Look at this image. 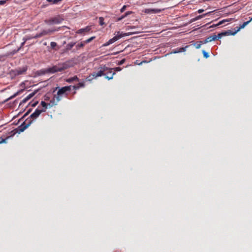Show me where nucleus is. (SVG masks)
Segmentation results:
<instances>
[{"instance_id": "33", "label": "nucleus", "mask_w": 252, "mask_h": 252, "mask_svg": "<svg viewBox=\"0 0 252 252\" xmlns=\"http://www.w3.org/2000/svg\"><path fill=\"white\" fill-rule=\"evenodd\" d=\"M6 139H3L2 137H0V144L5 143L6 142Z\"/></svg>"}, {"instance_id": "9", "label": "nucleus", "mask_w": 252, "mask_h": 252, "mask_svg": "<svg viewBox=\"0 0 252 252\" xmlns=\"http://www.w3.org/2000/svg\"><path fill=\"white\" fill-rule=\"evenodd\" d=\"M231 34V31H228L224 32H222L219 33L218 35H214L212 36L213 41L219 39L221 38L223 36L230 35Z\"/></svg>"}, {"instance_id": "5", "label": "nucleus", "mask_w": 252, "mask_h": 252, "mask_svg": "<svg viewBox=\"0 0 252 252\" xmlns=\"http://www.w3.org/2000/svg\"><path fill=\"white\" fill-rule=\"evenodd\" d=\"M60 28L58 29H51L42 31L41 32L36 34L33 36V38H39L43 36L50 34L56 31H59Z\"/></svg>"}, {"instance_id": "40", "label": "nucleus", "mask_w": 252, "mask_h": 252, "mask_svg": "<svg viewBox=\"0 0 252 252\" xmlns=\"http://www.w3.org/2000/svg\"><path fill=\"white\" fill-rule=\"evenodd\" d=\"M134 28H135V27H134V26H129L127 27V29H134Z\"/></svg>"}, {"instance_id": "29", "label": "nucleus", "mask_w": 252, "mask_h": 252, "mask_svg": "<svg viewBox=\"0 0 252 252\" xmlns=\"http://www.w3.org/2000/svg\"><path fill=\"white\" fill-rule=\"evenodd\" d=\"M103 21H104L103 18H102V17H100L99 18V24L100 25H103L104 24Z\"/></svg>"}, {"instance_id": "15", "label": "nucleus", "mask_w": 252, "mask_h": 252, "mask_svg": "<svg viewBox=\"0 0 252 252\" xmlns=\"http://www.w3.org/2000/svg\"><path fill=\"white\" fill-rule=\"evenodd\" d=\"M207 14H208V13H206V14H203V15H198V16H196V17L192 19L191 20V22H193L197 21V20H198L199 19H200L202 18L203 17H205Z\"/></svg>"}, {"instance_id": "8", "label": "nucleus", "mask_w": 252, "mask_h": 252, "mask_svg": "<svg viewBox=\"0 0 252 252\" xmlns=\"http://www.w3.org/2000/svg\"><path fill=\"white\" fill-rule=\"evenodd\" d=\"M128 35H129V34H128V33H120V32H118L116 36H115L109 40L108 41L109 42V43L110 44H111L114 43L115 41L119 40V39H120L121 38H122L125 36H127Z\"/></svg>"}, {"instance_id": "4", "label": "nucleus", "mask_w": 252, "mask_h": 252, "mask_svg": "<svg viewBox=\"0 0 252 252\" xmlns=\"http://www.w3.org/2000/svg\"><path fill=\"white\" fill-rule=\"evenodd\" d=\"M71 86H64L59 89L57 95H55L53 98V103H57L61 99V97L63 95H66L67 92L71 91Z\"/></svg>"}, {"instance_id": "42", "label": "nucleus", "mask_w": 252, "mask_h": 252, "mask_svg": "<svg viewBox=\"0 0 252 252\" xmlns=\"http://www.w3.org/2000/svg\"><path fill=\"white\" fill-rule=\"evenodd\" d=\"M30 111H31L30 110L28 111H27V112L25 114V115H24V117H25L27 116L29 114V113L30 112Z\"/></svg>"}, {"instance_id": "1", "label": "nucleus", "mask_w": 252, "mask_h": 252, "mask_svg": "<svg viewBox=\"0 0 252 252\" xmlns=\"http://www.w3.org/2000/svg\"><path fill=\"white\" fill-rule=\"evenodd\" d=\"M74 64L73 59L69 60L63 63H59L51 67L41 69L38 71V74L39 75H43L46 73H54L57 72H61L73 66Z\"/></svg>"}, {"instance_id": "31", "label": "nucleus", "mask_w": 252, "mask_h": 252, "mask_svg": "<svg viewBox=\"0 0 252 252\" xmlns=\"http://www.w3.org/2000/svg\"><path fill=\"white\" fill-rule=\"evenodd\" d=\"M113 70H114V71H120L122 70V68L120 67H115V68H113Z\"/></svg>"}, {"instance_id": "48", "label": "nucleus", "mask_w": 252, "mask_h": 252, "mask_svg": "<svg viewBox=\"0 0 252 252\" xmlns=\"http://www.w3.org/2000/svg\"><path fill=\"white\" fill-rule=\"evenodd\" d=\"M251 20H252V17L251 18Z\"/></svg>"}, {"instance_id": "25", "label": "nucleus", "mask_w": 252, "mask_h": 252, "mask_svg": "<svg viewBox=\"0 0 252 252\" xmlns=\"http://www.w3.org/2000/svg\"><path fill=\"white\" fill-rule=\"evenodd\" d=\"M95 38V36H92L89 39L84 41L85 44L89 43Z\"/></svg>"}, {"instance_id": "19", "label": "nucleus", "mask_w": 252, "mask_h": 252, "mask_svg": "<svg viewBox=\"0 0 252 252\" xmlns=\"http://www.w3.org/2000/svg\"><path fill=\"white\" fill-rule=\"evenodd\" d=\"M131 13H132L131 11H127V12H126L124 15H123L121 17H119L118 19V21L122 20V19L125 18L126 16H127V15H129V14H130Z\"/></svg>"}, {"instance_id": "37", "label": "nucleus", "mask_w": 252, "mask_h": 252, "mask_svg": "<svg viewBox=\"0 0 252 252\" xmlns=\"http://www.w3.org/2000/svg\"><path fill=\"white\" fill-rule=\"evenodd\" d=\"M201 43H202V44H206L207 43H208V41L206 39H205L203 41H200Z\"/></svg>"}, {"instance_id": "18", "label": "nucleus", "mask_w": 252, "mask_h": 252, "mask_svg": "<svg viewBox=\"0 0 252 252\" xmlns=\"http://www.w3.org/2000/svg\"><path fill=\"white\" fill-rule=\"evenodd\" d=\"M79 78L77 77V76H73V77H71V78H69L68 79H67V82H68V83H71L74 81H79Z\"/></svg>"}, {"instance_id": "14", "label": "nucleus", "mask_w": 252, "mask_h": 252, "mask_svg": "<svg viewBox=\"0 0 252 252\" xmlns=\"http://www.w3.org/2000/svg\"><path fill=\"white\" fill-rule=\"evenodd\" d=\"M35 94V93H32L29 94L28 96H27L24 99H23L22 103H25L27 101H28Z\"/></svg>"}, {"instance_id": "27", "label": "nucleus", "mask_w": 252, "mask_h": 252, "mask_svg": "<svg viewBox=\"0 0 252 252\" xmlns=\"http://www.w3.org/2000/svg\"><path fill=\"white\" fill-rule=\"evenodd\" d=\"M202 53L204 58L207 59L209 57L208 53H207L205 50L202 51Z\"/></svg>"}, {"instance_id": "39", "label": "nucleus", "mask_w": 252, "mask_h": 252, "mask_svg": "<svg viewBox=\"0 0 252 252\" xmlns=\"http://www.w3.org/2000/svg\"><path fill=\"white\" fill-rule=\"evenodd\" d=\"M203 11H204V9H200L198 10V11H197L198 13H201Z\"/></svg>"}, {"instance_id": "2", "label": "nucleus", "mask_w": 252, "mask_h": 252, "mask_svg": "<svg viewBox=\"0 0 252 252\" xmlns=\"http://www.w3.org/2000/svg\"><path fill=\"white\" fill-rule=\"evenodd\" d=\"M44 112V110H41L39 107L36 109L35 111L28 118L25 122H24L20 126H19L17 130L19 132L24 131L27 127H28L32 122L35 120L40 114Z\"/></svg>"}, {"instance_id": "41", "label": "nucleus", "mask_w": 252, "mask_h": 252, "mask_svg": "<svg viewBox=\"0 0 252 252\" xmlns=\"http://www.w3.org/2000/svg\"><path fill=\"white\" fill-rule=\"evenodd\" d=\"M30 111H31L30 110L28 111H27V112L25 114V115H24V117H25L27 116L29 114V113L30 112Z\"/></svg>"}, {"instance_id": "28", "label": "nucleus", "mask_w": 252, "mask_h": 252, "mask_svg": "<svg viewBox=\"0 0 252 252\" xmlns=\"http://www.w3.org/2000/svg\"><path fill=\"white\" fill-rule=\"evenodd\" d=\"M50 45L51 48L54 49L55 47L57 46V44L55 42H51L50 43Z\"/></svg>"}, {"instance_id": "17", "label": "nucleus", "mask_w": 252, "mask_h": 252, "mask_svg": "<svg viewBox=\"0 0 252 252\" xmlns=\"http://www.w3.org/2000/svg\"><path fill=\"white\" fill-rule=\"evenodd\" d=\"M84 87H85L84 82H80L77 84V86H74L73 88L75 90H77L81 87L84 88Z\"/></svg>"}, {"instance_id": "45", "label": "nucleus", "mask_w": 252, "mask_h": 252, "mask_svg": "<svg viewBox=\"0 0 252 252\" xmlns=\"http://www.w3.org/2000/svg\"><path fill=\"white\" fill-rule=\"evenodd\" d=\"M16 95H17V94H15L14 95H13V96H11V97L9 98V99H10V98H12L14 97L15 96H16Z\"/></svg>"}, {"instance_id": "38", "label": "nucleus", "mask_w": 252, "mask_h": 252, "mask_svg": "<svg viewBox=\"0 0 252 252\" xmlns=\"http://www.w3.org/2000/svg\"><path fill=\"white\" fill-rule=\"evenodd\" d=\"M110 45V44L109 43V41H108L107 42H106L105 43H104V44H103V46H108V45Z\"/></svg>"}, {"instance_id": "35", "label": "nucleus", "mask_w": 252, "mask_h": 252, "mask_svg": "<svg viewBox=\"0 0 252 252\" xmlns=\"http://www.w3.org/2000/svg\"><path fill=\"white\" fill-rule=\"evenodd\" d=\"M225 21H228L227 20H222L221 21H220L217 25V26H219V25H220L221 24H222V23H224ZM215 26H216V25H215Z\"/></svg>"}, {"instance_id": "46", "label": "nucleus", "mask_w": 252, "mask_h": 252, "mask_svg": "<svg viewBox=\"0 0 252 252\" xmlns=\"http://www.w3.org/2000/svg\"><path fill=\"white\" fill-rule=\"evenodd\" d=\"M111 74H112L111 73H108V76H111Z\"/></svg>"}, {"instance_id": "16", "label": "nucleus", "mask_w": 252, "mask_h": 252, "mask_svg": "<svg viewBox=\"0 0 252 252\" xmlns=\"http://www.w3.org/2000/svg\"><path fill=\"white\" fill-rule=\"evenodd\" d=\"M75 42H70L66 46V50L67 51L70 50L72 47L75 45Z\"/></svg>"}, {"instance_id": "20", "label": "nucleus", "mask_w": 252, "mask_h": 252, "mask_svg": "<svg viewBox=\"0 0 252 252\" xmlns=\"http://www.w3.org/2000/svg\"><path fill=\"white\" fill-rule=\"evenodd\" d=\"M41 105L42 106L43 108L40 109L41 110H44V112L46 111V109L47 108L48 105L47 104L43 101L41 102Z\"/></svg>"}, {"instance_id": "44", "label": "nucleus", "mask_w": 252, "mask_h": 252, "mask_svg": "<svg viewBox=\"0 0 252 252\" xmlns=\"http://www.w3.org/2000/svg\"><path fill=\"white\" fill-rule=\"evenodd\" d=\"M37 103V102L33 103L32 105V106L34 107V106H35V105H36Z\"/></svg>"}, {"instance_id": "24", "label": "nucleus", "mask_w": 252, "mask_h": 252, "mask_svg": "<svg viewBox=\"0 0 252 252\" xmlns=\"http://www.w3.org/2000/svg\"><path fill=\"white\" fill-rule=\"evenodd\" d=\"M94 78H96L94 76H93V73H92L91 74H90L89 76H88L87 78H86V80L87 81H91L93 79H94Z\"/></svg>"}, {"instance_id": "21", "label": "nucleus", "mask_w": 252, "mask_h": 252, "mask_svg": "<svg viewBox=\"0 0 252 252\" xmlns=\"http://www.w3.org/2000/svg\"><path fill=\"white\" fill-rule=\"evenodd\" d=\"M63 0H46L47 1L50 2L51 4H58L62 1Z\"/></svg>"}, {"instance_id": "30", "label": "nucleus", "mask_w": 252, "mask_h": 252, "mask_svg": "<svg viewBox=\"0 0 252 252\" xmlns=\"http://www.w3.org/2000/svg\"><path fill=\"white\" fill-rule=\"evenodd\" d=\"M24 38L25 39V40L27 41L28 40H30V39H31L34 38H33V36H27L26 37H24Z\"/></svg>"}, {"instance_id": "13", "label": "nucleus", "mask_w": 252, "mask_h": 252, "mask_svg": "<svg viewBox=\"0 0 252 252\" xmlns=\"http://www.w3.org/2000/svg\"><path fill=\"white\" fill-rule=\"evenodd\" d=\"M252 21V20H251V18L250 19V20L248 21H247V22H245L244 23H243V24L241 25L238 28V29L236 30V31H235V32H231V35H234L237 32H238L239 31H240L241 29H243L248 24H249L251 21Z\"/></svg>"}, {"instance_id": "34", "label": "nucleus", "mask_w": 252, "mask_h": 252, "mask_svg": "<svg viewBox=\"0 0 252 252\" xmlns=\"http://www.w3.org/2000/svg\"><path fill=\"white\" fill-rule=\"evenodd\" d=\"M126 5H124L122 8L121 9L120 11H121V12H123L125 11V10H126Z\"/></svg>"}, {"instance_id": "10", "label": "nucleus", "mask_w": 252, "mask_h": 252, "mask_svg": "<svg viewBox=\"0 0 252 252\" xmlns=\"http://www.w3.org/2000/svg\"><path fill=\"white\" fill-rule=\"evenodd\" d=\"M164 10V8L162 9L158 8H146L144 9V12L146 14L158 13Z\"/></svg>"}, {"instance_id": "7", "label": "nucleus", "mask_w": 252, "mask_h": 252, "mask_svg": "<svg viewBox=\"0 0 252 252\" xmlns=\"http://www.w3.org/2000/svg\"><path fill=\"white\" fill-rule=\"evenodd\" d=\"M27 70V67H23L22 68H18L14 70H12L10 72L12 75L17 76L24 74Z\"/></svg>"}, {"instance_id": "6", "label": "nucleus", "mask_w": 252, "mask_h": 252, "mask_svg": "<svg viewBox=\"0 0 252 252\" xmlns=\"http://www.w3.org/2000/svg\"><path fill=\"white\" fill-rule=\"evenodd\" d=\"M63 19L58 16L48 20H45V23L48 25L58 24L62 22Z\"/></svg>"}, {"instance_id": "3", "label": "nucleus", "mask_w": 252, "mask_h": 252, "mask_svg": "<svg viewBox=\"0 0 252 252\" xmlns=\"http://www.w3.org/2000/svg\"><path fill=\"white\" fill-rule=\"evenodd\" d=\"M98 71L97 72H93V76L96 78L105 75V78L108 80L112 79L115 72H114L113 68H109L105 65L101 64L98 68Z\"/></svg>"}, {"instance_id": "36", "label": "nucleus", "mask_w": 252, "mask_h": 252, "mask_svg": "<svg viewBox=\"0 0 252 252\" xmlns=\"http://www.w3.org/2000/svg\"><path fill=\"white\" fill-rule=\"evenodd\" d=\"M125 62V59H123L119 63H118V64L119 65H122Z\"/></svg>"}, {"instance_id": "11", "label": "nucleus", "mask_w": 252, "mask_h": 252, "mask_svg": "<svg viewBox=\"0 0 252 252\" xmlns=\"http://www.w3.org/2000/svg\"><path fill=\"white\" fill-rule=\"evenodd\" d=\"M189 47V45L186 46L185 47H181L179 48H176L175 49H173L172 52H171V54H176L181 52H184L186 51V49L188 48Z\"/></svg>"}, {"instance_id": "47", "label": "nucleus", "mask_w": 252, "mask_h": 252, "mask_svg": "<svg viewBox=\"0 0 252 252\" xmlns=\"http://www.w3.org/2000/svg\"><path fill=\"white\" fill-rule=\"evenodd\" d=\"M1 56H0V60H1Z\"/></svg>"}, {"instance_id": "32", "label": "nucleus", "mask_w": 252, "mask_h": 252, "mask_svg": "<svg viewBox=\"0 0 252 252\" xmlns=\"http://www.w3.org/2000/svg\"><path fill=\"white\" fill-rule=\"evenodd\" d=\"M206 39H207V40L208 41V42H211L213 41V39H212L213 38H212V36H210L207 37Z\"/></svg>"}, {"instance_id": "22", "label": "nucleus", "mask_w": 252, "mask_h": 252, "mask_svg": "<svg viewBox=\"0 0 252 252\" xmlns=\"http://www.w3.org/2000/svg\"><path fill=\"white\" fill-rule=\"evenodd\" d=\"M193 45L195 47V48L199 49L202 45V43H201L200 41L196 42Z\"/></svg>"}, {"instance_id": "26", "label": "nucleus", "mask_w": 252, "mask_h": 252, "mask_svg": "<svg viewBox=\"0 0 252 252\" xmlns=\"http://www.w3.org/2000/svg\"><path fill=\"white\" fill-rule=\"evenodd\" d=\"M23 40L24 41L21 43L20 47L19 48H18L16 51H14V53H16V52H18L20 50V49L24 45V44H25V43L27 41L25 40V39L24 38H23Z\"/></svg>"}, {"instance_id": "12", "label": "nucleus", "mask_w": 252, "mask_h": 252, "mask_svg": "<svg viewBox=\"0 0 252 252\" xmlns=\"http://www.w3.org/2000/svg\"><path fill=\"white\" fill-rule=\"evenodd\" d=\"M91 30L90 26H87L85 28H82L78 30L76 33L78 34H83L85 32H88Z\"/></svg>"}, {"instance_id": "43", "label": "nucleus", "mask_w": 252, "mask_h": 252, "mask_svg": "<svg viewBox=\"0 0 252 252\" xmlns=\"http://www.w3.org/2000/svg\"><path fill=\"white\" fill-rule=\"evenodd\" d=\"M30 111H31L30 110L28 111H27V112L25 114V115H24V117H25L27 116L29 114V113L30 112Z\"/></svg>"}, {"instance_id": "23", "label": "nucleus", "mask_w": 252, "mask_h": 252, "mask_svg": "<svg viewBox=\"0 0 252 252\" xmlns=\"http://www.w3.org/2000/svg\"><path fill=\"white\" fill-rule=\"evenodd\" d=\"M85 43H84V42H81L80 44H77L76 46V48L77 49V50H78L79 49L81 48H83L84 46H85Z\"/></svg>"}]
</instances>
